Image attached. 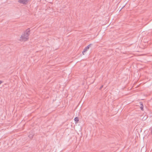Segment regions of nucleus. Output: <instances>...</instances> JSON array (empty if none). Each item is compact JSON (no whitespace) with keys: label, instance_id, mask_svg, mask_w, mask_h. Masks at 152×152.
<instances>
[{"label":"nucleus","instance_id":"f257e3e1","mask_svg":"<svg viewBox=\"0 0 152 152\" xmlns=\"http://www.w3.org/2000/svg\"><path fill=\"white\" fill-rule=\"evenodd\" d=\"M30 30L27 29L21 36L20 40L21 41H26L28 39V36L30 34Z\"/></svg>","mask_w":152,"mask_h":152},{"label":"nucleus","instance_id":"f03ea898","mask_svg":"<svg viewBox=\"0 0 152 152\" xmlns=\"http://www.w3.org/2000/svg\"><path fill=\"white\" fill-rule=\"evenodd\" d=\"M28 0H18V2L21 4H26L28 3Z\"/></svg>","mask_w":152,"mask_h":152},{"label":"nucleus","instance_id":"7ed1b4c3","mask_svg":"<svg viewBox=\"0 0 152 152\" xmlns=\"http://www.w3.org/2000/svg\"><path fill=\"white\" fill-rule=\"evenodd\" d=\"M92 44H90L88 45L87 47H86L84 48L85 51H87L89 48L91 47V45Z\"/></svg>","mask_w":152,"mask_h":152},{"label":"nucleus","instance_id":"20e7f679","mask_svg":"<svg viewBox=\"0 0 152 152\" xmlns=\"http://www.w3.org/2000/svg\"><path fill=\"white\" fill-rule=\"evenodd\" d=\"M74 120L76 122H77L79 121L78 118L77 117H76L74 118Z\"/></svg>","mask_w":152,"mask_h":152},{"label":"nucleus","instance_id":"39448f33","mask_svg":"<svg viewBox=\"0 0 152 152\" xmlns=\"http://www.w3.org/2000/svg\"><path fill=\"white\" fill-rule=\"evenodd\" d=\"M140 105H141L140 108L141 109V110H143V106L142 104V103Z\"/></svg>","mask_w":152,"mask_h":152},{"label":"nucleus","instance_id":"423d86ee","mask_svg":"<svg viewBox=\"0 0 152 152\" xmlns=\"http://www.w3.org/2000/svg\"><path fill=\"white\" fill-rule=\"evenodd\" d=\"M33 136V134H31L29 135V137H30V138H31Z\"/></svg>","mask_w":152,"mask_h":152},{"label":"nucleus","instance_id":"0eeeda50","mask_svg":"<svg viewBox=\"0 0 152 152\" xmlns=\"http://www.w3.org/2000/svg\"><path fill=\"white\" fill-rule=\"evenodd\" d=\"M86 51H85V49H84L82 51V53L84 54V53L86 52Z\"/></svg>","mask_w":152,"mask_h":152},{"label":"nucleus","instance_id":"6e6552de","mask_svg":"<svg viewBox=\"0 0 152 152\" xmlns=\"http://www.w3.org/2000/svg\"><path fill=\"white\" fill-rule=\"evenodd\" d=\"M103 87V86H102L99 89H101Z\"/></svg>","mask_w":152,"mask_h":152},{"label":"nucleus","instance_id":"1a4fd4ad","mask_svg":"<svg viewBox=\"0 0 152 152\" xmlns=\"http://www.w3.org/2000/svg\"><path fill=\"white\" fill-rule=\"evenodd\" d=\"M150 130H151V133H152V127L151 128Z\"/></svg>","mask_w":152,"mask_h":152},{"label":"nucleus","instance_id":"9d476101","mask_svg":"<svg viewBox=\"0 0 152 152\" xmlns=\"http://www.w3.org/2000/svg\"><path fill=\"white\" fill-rule=\"evenodd\" d=\"M2 83V82L1 80H0V84H1Z\"/></svg>","mask_w":152,"mask_h":152}]
</instances>
